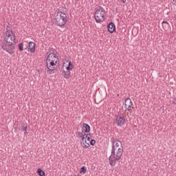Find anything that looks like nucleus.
I'll list each match as a JSON object with an SVG mask.
<instances>
[{
	"label": "nucleus",
	"instance_id": "nucleus-1",
	"mask_svg": "<svg viewBox=\"0 0 176 176\" xmlns=\"http://www.w3.org/2000/svg\"><path fill=\"white\" fill-rule=\"evenodd\" d=\"M16 38V34L12 31H6V37L1 43V49L9 54H13Z\"/></svg>",
	"mask_w": 176,
	"mask_h": 176
},
{
	"label": "nucleus",
	"instance_id": "nucleus-2",
	"mask_svg": "<svg viewBox=\"0 0 176 176\" xmlns=\"http://www.w3.org/2000/svg\"><path fill=\"white\" fill-rule=\"evenodd\" d=\"M57 67H58V58L56 54L51 53L48 55L46 60L47 72L52 75L57 72Z\"/></svg>",
	"mask_w": 176,
	"mask_h": 176
},
{
	"label": "nucleus",
	"instance_id": "nucleus-3",
	"mask_svg": "<svg viewBox=\"0 0 176 176\" xmlns=\"http://www.w3.org/2000/svg\"><path fill=\"white\" fill-rule=\"evenodd\" d=\"M123 156V150H111V155L109 157V163L111 167H115L119 160Z\"/></svg>",
	"mask_w": 176,
	"mask_h": 176
},
{
	"label": "nucleus",
	"instance_id": "nucleus-4",
	"mask_svg": "<svg viewBox=\"0 0 176 176\" xmlns=\"http://www.w3.org/2000/svg\"><path fill=\"white\" fill-rule=\"evenodd\" d=\"M54 21L55 25L64 28L65 24H67V21H68V16L65 12L58 11Z\"/></svg>",
	"mask_w": 176,
	"mask_h": 176
},
{
	"label": "nucleus",
	"instance_id": "nucleus-5",
	"mask_svg": "<svg viewBox=\"0 0 176 176\" xmlns=\"http://www.w3.org/2000/svg\"><path fill=\"white\" fill-rule=\"evenodd\" d=\"M96 23H102L105 20V9L101 6H98L94 14Z\"/></svg>",
	"mask_w": 176,
	"mask_h": 176
},
{
	"label": "nucleus",
	"instance_id": "nucleus-6",
	"mask_svg": "<svg viewBox=\"0 0 176 176\" xmlns=\"http://www.w3.org/2000/svg\"><path fill=\"white\" fill-rule=\"evenodd\" d=\"M116 124L119 127H122V126H124L126 124V118H124V114L118 113L116 116Z\"/></svg>",
	"mask_w": 176,
	"mask_h": 176
},
{
	"label": "nucleus",
	"instance_id": "nucleus-7",
	"mask_svg": "<svg viewBox=\"0 0 176 176\" xmlns=\"http://www.w3.org/2000/svg\"><path fill=\"white\" fill-rule=\"evenodd\" d=\"M112 142V150L115 151H123V146L122 142L119 141L118 139H115L113 138L111 140Z\"/></svg>",
	"mask_w": 176,
	"mask_h": 176
},
{
	"label": "nucleus",
	"instance_id": "nucleus-8",
	"mask_svg": "<svg viewBox=\"0 0 176 176\" xmlns=\"http://www.w3.org/2000/svg\"><path fill=\"white\" fill-rule=\"evenodd\" d=\"M132 105H133V102L131 101V99H130V98H127L124 102V108L127 111H133L134 107H133Z\"/></svg>",
	"mask_w": 176,
	"mask_h": 176
},
{
	"label": "nucleus",
	"instance_id": "nucleus-9",
	"mask_svg": "<svg viewBox=\"0 0 176 176\" xmlns=\"http://www.w3.org/2000/svg\"><path fill=\"white\" fill-rule=\"evenodd\" d=\"M107 30L110 34H113V32H115V30H116L115 23H113V22H111L107 26Z\"/></svg>",
	"mask_w": 176,
	"mask_h": 176
},
{
	"label": "nucleus",
	"instance_id": "nucleus-10",
	"mask_svg": "<svg viewBox=\"0 0 176 176\" xmlns=\"http://www.w3.org/2000/svg\"><path fill=\"white\" fill-rule=\"evenodd\" d=\"M162 28L164 30V31H168V30L171 28V27L170 26V23H168L167 21H164L162 22Z\"/></svg>",
	"mask_w": 176,
	"mask_h": 176
},
{
	"label": "nucleus",
	"instance_id": "nucleus-11",
	"mask_svg": "<svg viewBox=\"0 0 176 176\" xmlns=\"http://www.w3.org/2000/svg\"><path fill=\"white\" fill-rule=\"evenodd\" d=\"M61 71H63L62 75L64 76V78H65V79H69V78H71V72L69 70H67L65 72L61 69Z\"/></svg>",
	"mask_w": 176,
	"mask_h": 176
},
{
	"label": "nucleus",
	"instance_id": "nucleus-12",
	"mask_svg": "<svg viewBox=\"0 0 176 176\" xmlns=\"http://www.w3.org/2000/svg\"><path fill=\"white\" fill-rule=\"evenodd\" d=\"M82 129L85 133H90V125L87 123H82Z\"/></svg>",
	"mask_w": 176,
	"mask_h": 176
},
{
	"label": "nucleus",
	"instance_id": "nucleus-13",
	"mask_svg": "<svg viewBox=\"0 0 176 176\" xmlns=\"http://www.w3.org/2000/svg\"><path fill=\"white\" fill-rule=\"evenodd\" d=\"M29 49L31 53H35V43H34V42L30 41L29 43Z\"/></svg>",
	"mask_w": 176,
	"mask_h": 176
},
{
	"label": "nucleus",
	"instance_id": "nucleus-14",
	"mask_svg": "<svg viewBox=\"0 0 176 176\" xmlns=\"http://www.w3.org/2000/svg\"><path fill=\"white\" fill-rule=\"evenodd\" d=\"M28 129V124H22V125H21V131L24 132L25 135H27V134H28V132H27Z\"/></svg>",
	"mask_w": 176,
	"mask_h": 176
},
{
	"label": "nucleus",
	"instance_id": "nucleus-15",
	"mask_svg": "<svg viewBox=\"0 0 176 176\" xmlns=\"http://www.w3.org/2000/svg\"><path fill=\"white\" fill-rule=\"evenodd\" d=\"M89 135H90L85 133L82 138V142H85V140H86V138L88 140V141H90V140H91V138Z\"/></svg>",
	"mask_w": 176,
	"mask_h": 176
},
{
	"label": "nucleus",
	"instance_id": "nucleus-16",
	"mask_svg": "<svg viewBox=\"0 0 176 176\" xmlns=\"http://www.w3.org/2000/svg\"><path fill=\"white\" fill-rule=\"evenodd\" d=\"M37 174H38L39 176H46L45 171H43V170H42L41 168H38L37 170Z\"/></svg>",
	"mask_w": 176,
	"mask_h": 176
},
{
	"label": "nucleus",
	"instance_id": "nucleus-17",
	"mask_svg": "<svg viewBox=\"0 0 176 176\" xmlns=\"http://www.w3.org/2000/svg\"><path fill=\"white\" fill-rule=\"evenodd\" d=\"M73 69H74V65L72 64V62H69L68 66L66 67V69L67 71H72Z\"/></svg>",
	"mask_w": 176,
	"mask_h": 176
},
{
	"label": "nucleus",
	"instance_id": "nucleus-18",
	"mask_svg": "<svg viewBox=\"0 0 176 176\" xmlns=\"http://www.w3.org/2000/svg\"><path fill=\"white\" fill-rule=\"evenodd\" d=\"M83 142V144H84V148H89V146H90V144H89V140H85V142Z\"/></svg>",
	"mask_w": 176,
	"mask_h": 176
},
{
	"label": "nucleus",
	"instance_id": "nucleus-19",
	"mask_svg": "<svg viewBox=\"0 0 176 176\" xmlns=\"http://www.w3.org/2000/svg\"><path fill=\"white\" fill-rule=\"evenodd\" d=\"M88 142H89L90 145H91L92 146H94V145L96 144V140H94V139L90 140V141H88Z\"/></svg>",
	"mask_w": 176,
	"mask_h": 176
},
{
	"label": "nucleus",
	"instance_id": "nucleus-20",
	"mask_svg": "<svg viewBox=\"0 0 176 176\" xmlns=\"http://www.w3.org/2000/svg\"><path fill=\"white\" fill-rule=\"evenodd\" d=\"M86 171H87V169H86V167L82 166L80 168V173H83L85 174V173H86Z\"/></svg>",
	"mask_w": 176,
	"mask_h": 176
},
{
	"label": "nucleus",
	"instance_id": "nucleus-21",
	"mask_svg": "<svg viewBox=\"0 0 176 176\" xmlns=\"http://www.w3.org/2000/svg\"><path fill=\"white\" fill-rule=\"evenodd\" d=\"M23 43H20V44L19 45V51H20V52H23Z\"/></svg>",
	"mask_w": 176,
	"mask_h": 176
},
{
	"label": "nucleus",
	"instance_id": "nucleus-22",
	"mask_svg": "<svg viewBox=\"0 0 176 176\" xmlns=\"http://www.w3.org/2000/svg\"><path fill=\"white\" fill-rule=\"evenodd\" d=\"M78 138H83V132H78Z\"/></svg>",
	"mask_w": 176,
	"mask_h": 176
},
{
	"label": "nucleus",
	"instance_id": "nucleus-23",
	"mask_svg": "<svg viewBox=\"0 0 176 176\" xmlns=\"http://www.w3.org/2000/svg\"><path fill=\"white\" fill-rule=\"evenodd\" d=\"M6 31H12V26L10 25H7Z\"/></svg>",
	"mask_w": 176,
	"mask_h": 176
},
{
	"label": "nucleus",
	"instance_id": "nucleus-24",
	"mask_svg": "<svg viewBox=\"0 0 176 176\" xmlns=\"http://www.w3.org/2000/svg\"><path fill=\"white\" fill-rule=\"evenodd\" d=\"M173 104H174V105H176V96L173 98Z\"/></svg>",
	"mask_w": 176,
	"mask_h": 176
},
{
	"label": "nucleus",
	"instance_id": "nucleus-25",
	"mask_svg": "<svg viewBox=\"0 0 176 176\" xmlns=\"http://www.w3.org/2000/svg\"><path fill=\"white\" fill-rule=\"evenodd\" d=\"M173 5L176 6V0H173Z\"/></svg>",
	"mask_w": 176,
	"mask_h": 176
},
{
	"label": "nucleus",
	"instance_id": "nucleus-26",
	"mask_svg": "<svg viewBox=\"0 0 176 176\" xmlns=\"http://www.w3.org/2000/svg\"><path fill=\"white\" fill-rule=\"evenodd\" d=\"M126 0H122V1L123 2V3H126Z\"/></svg>",
	"mask_w": 176,
	"mask_h": 176
},
{
	"label": "nucleus",
	"instance_id": "nucleus-27",
	"mask_svg": "<svg viewBox=\"0 0 176 176\" xmlns=\"http://www.w3.org/2000/svg\"><path fill=\"white\" fill-rule=\"evenodd\" d=\"M76 2H78V1H79V0H76Z\"/></svg>",
	"mask_w": 176,
	"mask_h": 176
}]
</instances>
